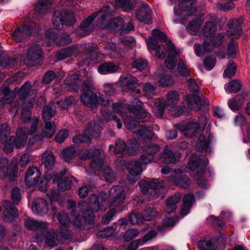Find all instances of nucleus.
Masks as SVG:
<instances>
[{"instance_id":"f257e3e1","label":"nucleus","mask_w":250,"mask_h":250,"mask_svg":"<svg viewBox=\"0 0 250 250\" xmlns=\"http://www.w3.org/2000/svg\"><path fill=\"white\" fill-rule=\"evenodd\" d=\"M124 124L133 133V146H137L142 148L144 154L139 161H131L127 162V169L129 171L128 180L130 183H135L139 178L143 171L142 164H147L152 161L154 155L159 151V147L155 144L150 143L153 137V132L149 128L145 127L144 123H140L127 115L124 118Z\"/></svg>"},{"instance_id":"f03ea898","label":"nucleus","mask_w":250,"mask_h":250,"mask_svg":"<svg viewBox=\"0 0 250 250\" xmlns=\"http://www.w3.org/2000/svg\"><path fill=\"white\" fill-rule=\"evenodd\" d=\"M99 15L98 24L102 28H105L109 31H115L121 30V34L128 33L133 30L134 26L131 22H128L126 25L124 24L122 18H116L111 19V14L108 6L103 8L101 11L97 12L89 16L83 22L78 29L79 35L81 36L89 35L94 28L93 21L94 19Z\"/></svg>"},{"instance_id":"7ed1b4c3","label":"nucleus","mask_w":250,"mask_h":250,"mask_svg":"<svg viewBox=\"0 0 250 250\" xmlns=\"http://www.w3.org/2000/svg\"><path fill=\"white\" fill-rule=\"evenodd\" d=\"M107 202L104 199L103 194L102 195H91L89 203H86L84 201L80 202L76 209H79L83 214V217L76 215L73 209V215L74 218L73 220L74 225L77 227H82L83 221L88 222L89 224H93L94 222V213L95 211H99V209L105 210L106 208Z\"/></svg>"},{"instance_id":"20e7f679","label":"nucleus","mask_w":250,"mask_h":250,"mask_svg":"<svg viewBox=\"0 0 250 250\" xmlns=\"http://www.w3.org/2000/svg\"><path fill=\"white\" fill-rule=\"evenodd\" d=\"M25 226L30 230H36L35 240L39 245L44 243L50 247H55L58 244V236L52 229H48V223L40 222L36 220L28 218L25 220Z\"/></svg>"},{"instance_id":"39448f33","label":"nucleus","mask_w":250,"mask_h":250,"mask_svg":"<svg viewBox=\"0 0 250 250\" xmlns=\"http://www.w3.org/2000/svg\"><path fill=\"white\" fill-rule=\"evenodd\" d=\"M215 31L216 28L213 22H207L202 30L204 36L206 37L203 46L197 43L194 45V50L197 56H202L206 52L210 51L215 45L220 43V40L224 37V35L219 33L215 39H212Z\"/></svg>"},{"instance_id":"423d86ee","label":"nucleus","mask_w":250,"mask_h":250,"mask_svg":"<svg viewBox=\"0 0 250 250\" xmlns=\"http://www.w3.org/2000/svg\"><path fill=\"white\" fill-rule=\"evenodd\" d=\"M75 0H61L59 3V9L55 10L52 15V22L54 26L61 29L63 25L70 26L76 22L74 14L65 10V7L74 5Z\"/></svg>"},{"instance_id":"0eeeda50","label":"nucleus","mask_w":250,"mask_h":250,"mask_svg":"<svg viewBox=\"0 0 250 250\" xmlns=\"http://www.w3.org/2000/svg\"><path fill=\"white\" fill-rule=\"evenodd\" d=\"M20 99L22 100V110L21 113V119L24 123L29 122L31 119V109L33 106V101L36 97L37 92L31 89L29 82H25L20 89H15Z\"/></svg>"},{"instance_id":"6e6552de","label":"nucleus","mask_w":250,"mask_h":250,"mask_svg":"<svg viewBox=\"0 0 250 250\" xmlns=\"http://www.w3.org/2000/svg\"><path fill=\"white\" fill-rule=\"evenodd\" d=\"M83 94L81 96L83 103L91 107H95L98 104L103 106H108L112 104L109 99L104 98L103 95L99 94V96L94 92L95 87L93 85L92 80L85 81L82 85Z\"/></svg>"},{"instance_id":"1a4fd4ad","label":"nucleus","mask_w":250,"mask_h":250,"mask_svg":"<svg viewBox=\"0 0 250 250\" xmlns=\"http://www.w3.org/2000/svg\"><path fill=\"white\" fill-rule=\"evenodd\" d=\"M180 101V95L177 91H170L167 94V101L165 104L162 103L161 101H155L152 108L153 113L158 117H162L164 113L165 108L167 107L173 116H180L183 113V110L176 107V104Z\"/></svg>"},{"instance_id":"9d476101","label":"nucleus","mask_w":250,"mask_h":250,"mask_svg":"<svg viewBox=\"0 0 250 250\" xmlns=\"http://www.w3.org/2000/svg\"><path fill=\"white\" fill-rule=\"evenodd\" d=\"M168 56L165 60V64L169 69L175 68L176 63L178 62L177 70L182 76H188V65L181 59L178 58L179 52L177 51L173 43L168 42L167 44Z\"/></svg>"},{"instance_id":"9b49d317","label":"nucleus","mask_w":250,"mask_h":250,"mask_svg":"<svg viewBox=\"0 0 250 250\" xmlns=\"http://www.w3.org/2000/svg\"><path fill=\"white\" fill-rule=\"evenodd\" d=\"M143 103L138 99H134L132 102V105L125 104H112L114 111L119 113L121 115L131 114L136 117L145 118L148 114L146 109L142 107Z\"/></svg>"},{"instance_id":"f8f14e48","label":"nucleus","mask_w":250,"mask_h":250,"mask_svg":"<svg viewBox=\"0 0 250 250\" xmlns=\"http://www.w3.org/2000/svg\"><path fill=\"white\" fill-rule=\"evenodd\" d=\"M208 161H202L200 156L197 154H192L188 164L189 167L192 170H196L195 178L197 180V183L202 188H206L208 186L207 180L202 177L203 173L206 170Z\"/></svg>"},{"instance_id":"ddd939ff","label":"nucleus","mask_w":250,"mask_h":250,"mask_svg":"<svg viewBox=\"0 0 250 250\" xmlns=\"http://www.w3.org/2000/svg\"><path fill=\"white\" fill-rule=\"evenodd\" d=\"M102 121L100 119H96L95 122L90 123L84 131V134H80L73 138L75 144L81 142H89L92 138L99 137L102 128Z\"/></svg>"},{"instance_id":"4468645a","label":"nucleus","mask_w":250,"mask_h":250,"mask_svg":"<svg viewBox=\"0 0 250 250\" xmlns=\"http://www.w3.org/2000/svg\"><path fill=\"white\" fill-rule=\"evenodd\" d=\"M28 139L27 131L25 128H20L17 131L16 137H11L4 145L3 151L9 153L12 151L14 147L21 148L24 147Z\"/></svg>"},{"instance_id":"2eb2a0df","label":"nucleus","mask_w":250,"mask_h":250,"mask_svg":"<svg viewBox=\"0 0 250 250\" xmlns=\"http://www.w3.org/2000/svg\"><path fill=\"white\" fill-rule=\"evenodd\" d=\"M181 2L179 4V9L177 10L174 8L175 21H183L187 16L193 14L196 4L195 0H178Z\"/></svg>"},{"instance_id":"dca6fc26","label":"nucleus","mask_w":250,"mask_h":250,"mask_svg":"<svg viewBox=\"0 0 250 250\" xmlns=\"http://www.w3.org/2000/svg\"><path fill=\"white\" fill-rule=\"evenodd\" d=\"M42 55V49L39 44H33L29 46L27 53L21 56L22 60L27 65H35Z\"/></svg>"},{"instance_id":"f3484780","label":"nucleus","mask_w":250,"mask_h":250,"mask_svg":"<svg viewBox=\"0 0 250 250\" xmlns=\"http://www.w3.org/2000/svg\"><path fill=\"white\" fill-rule=\"evenodd\" d=\"M139 185L143 193H147L150 188V194L154 193L153 198H155V197H159L161 190L164 187V183L163 180H142L139 182Z\"/></svg>"},{"instance_id":"a211bd4d","label":"nucleus","mask_w":250,"mask_h":250,"mask_svg":"<svg viewBox=\"0 0 250 250\" xmlns=\"http://www.w3.org/2000/svg\"><path fill=\"white\" fill-rule=\"evenodd\" d=\"M207 122V118L205 115H201L199 119L198 122H189L187 124H179L177 127L183 132V134L188 137H190L198 129H202L205 126Z\"/></svg>"},{"instance_id":"6ab92c4d","label":"nucleus","mask_w":250,"mask_h":250,"mask_svg":"<svg viewBox=\"0 0 250 250\" xmlns=\"http://www.w3.org/2000/svg\"><path fill=\"white\" fill-rule=\"evenodd\" d=\"M18 170V159H13L10 165L7 158L2 157L0 159V177L5 178L7 175L13 179Z\"/></svg>"},{"instance_id":"aec40b11","label":"nucleus","mask_w":250,"mask_h":250,"mask_svg":"<svg viewBox=\"0 0 250 250\" xmlns=\"http://www.w3.org/2000/svg\"><path fill=\"white\" fill-rule=\"evenodd\" d=\"M100 150L98 148H90L83 152L80 156L81 160H86L93 156L94 157L90 164V167L96 170H100L103 166V160L99 158Z\"/></svg>"},{"instance_id":"412c9836","label":"nucleus","mask_w":250,"mask_h":250,"mask_svg":"<svg viewBox=\"0 0 250 250\" xmlns=\"http://www.w3.org/2000/svg\"><path fill=\"white\" fill-rule=\"evenodd\" d=\"M188 87L191 91H193L194 93L192 95H188L185 99L188 106L190 109H195L200 105V98L196 94V92L199 89V86L194 79L190 78L188 81Z\"/></svg>"},{"instance_id":"4be33fe9","label":"nucleus","mask_w":250,"mask_h":250,"mask_svg":"<svg viewBox=\"0 0 250 250\" xmlns=\"http://www.w3.org/2000/svg\"><path fill=\"white\" fill-rule=\"evenodd\" d=\"M56 132V126L55 123L49 122L48 120L44 121V128L43 129L41 134H36L29 140V144L32 145L37 141H42L44 137L50 138Z\"/></svg>"},{"instance_id":"5701e85b","label":"nucleus","mask_w":250,"mask_h":250,"mask_svg":"<svg viewBox=\"0 0 250 250\" xmlns=\"http://www.w3.org/2000/svg\"><path fill=\"white\" fill-rule=\"evenodd\" d=\"M125 188L122 186L112 187L110 190L111 205L119 206L123 203L125 197Z\"/></svg>"},{"instance_id":"b1692460","label":"nucleus","mask_w":250,"mask_h":250,"mask_svg":"<svg viewBox=\"0 0 250 250\" xmlns=\"http://www.w3.org/2000/svg\"><path fill=\"white\" fill-rule=\"evenodd\" d=\"M41 172L37 167H29L25 173L24 180L27 187H34L37 184Z\"/></svg>"},{"instance_id":"393cba45","label":"nucleus","mask_w":250,"mask_h":250,"mask_svg":"<svg viewBox=\"0 0 250 250\" xmlns=\"http://www.w3.org/2000/svg\"><path fill=\"white\" fill-rule=\"evenodd\" d=\"M32 32L31 28L27 25H21L17 27L12 33V37L16 42H24L28 39Z\"/></svg>"},{"instance_id":"a878e982","label":"nucleus","mask_w":250,"mask_h":250,"mask_svg":"<svg viewBox=\"0 0 250 250\" xmlns=\"http://www.w3.org/2000/svg\"><path fill=\"white\" fill-rule=\"evenodd\" d=\"M169 180L174 183L176 186L183 188H188L191 184V180L183 172L179 171H175L173 175L170 176Z\"/></svg>"},{"instance_id":"bb28decb","label":"nucleus","mask_w":250,"mask_h":250,"mask_svg":"<svg viewBox=\"0 0 250 250\" xmlns=\"http://www.w3.org/2000/svg\"><path fill=\"white\" fill-rule=\"evenodd\" d=\"M147 48L149 51L156 50V55L158 58L163 59L167 54V50L163 45H159L158 41L150 37L146 40Z\"/></svg>"},{"instance_id":"cd10ccee","label":"nucleus","mask_w":250,"mask_h":250,"mask_svg":"<svg viewBox=\"0 0 250 250\" xmlns=\"http://www.w3.org/2000/svg\"><path fill=\"white\" fill-rule=\"evenodd\" d=\"M151 10L146 3H142L136 12V18L139 21L149 22L151 19Z\"/></svg>"},{"instance_id":"c85d7f7f","label":"nucleus","mask_w":250,"mask_h":250,"mask_svg":"<svg viewBox=\"0 0 250 250\" xmlns=\"http://www.w3.org/2000/svg\"><path fill=\"white\" fill-rule=\"evenodd\" d=\"M48 209V205L45 199L38 198L34 201L32 206V210L33 212L40 215H44L47 213Z\"/></svg>"},{"instance_id":"c756f323","label":"nucleus","mask_w":250,"mask_h":250,"mask_svg":"<svg viewBox=\"0 0 250 250\" xmlns=\"http://www.w3.org/2000/svg\"><path fill=\"white\" fill-rule=\"evenodd\" d=\"M198 246L201 250H219L218 240L216 239L206 238L199 240Z\"/></svg>"},{"instance_id":"7c9ffc66","label":"nucleus","mask_w":250,"mask_h":250,"mask_svg":"<svg viewBox=\"0 0 250 250\" xmlns=\"http://www.w3.org/2000/svg\"><path fill=\"white\" fill-rule=\"evenodd\" d=\"M119 69V65L113 62L101 64L97 67V71L100 74H107L117 72Z\"/></svg>"},{"instance_id":"2f4dec72","label":"nucleus","mask_w":250,"mask_h":250,"mask_svg":"<svg viewBox=\"0 0 250 250\" xmlns=\"http://www.w3.org/2000/svg\"><path fill=\"white\" fill-rule=\"evenodd\" d=\"M194 201L193 194H187L185 195L183 198V205L180 211V213L182 216H186V215L189 213V210Z\"/></svg>"},{"instance_id":"473e14b6","label":"nucleus","mask_w":250,"mask_h":250,"mask_svg":"<svg viewBox=\"0 0 250 250\" xmlns=\"http://www.w3.org/2000/svg\"><path fill=\"white\" fill-rule=\"evenodd\" d=\"M120 82L123 86H126L130 89H133L134 84L137 83L138 81L135 77L129 74H123L120 78Z\"/></svg>"},{"instance_id":"72a5a7b5","label":"nucleus","mask_w":250,"mask_h":250,"mask_svg":"<svg viewBox=\"0 0 250 250\" xmlns=\"http://www.w3.org/2000/svg\"><path fill=\"white\" fill-rule=\"evenodd\" d=\"M64 83L67 86L68 90L76 91L79 88L80 76L78 74H72L66 78Z\"/></svg>"},{"instance_id":"f704fd0d","label":"nucleus","mask_w":250,"mask_h":250,"mask_svg":"<svg viewBox=\"0 0 250 250\" xmlns=\"http://www.w3.org/2000/svg\"><path fill=\"white\" fill-rule=\"evenodd\" d=\"M240 23V21L236 20V19L229 21L228 22V27L229 28L228 34L229 35H233L235 37H238L239 35H241L242 30Z\"/></svg>"},{"instance_id":"c9c22d12","label":"nucleus","mask_w":250,"mask_h":250,"mask_svg":"<svg viewBox=\"0 0 250 250\" xmlns=\"http://www.w3.org/2000/svg\"><path fill=\"white\" fill-rule=\"evenodd\" d=\"M15 96V93L10 91L8 87H5L0 90V104L2 105L9 104Z\"/></svg>"},{"instance_id":"e433bc0d","label":"nucleus","mask_w":250,"mask_h":250,"mask_svg":"<svg viewBox=\"0 0 250 250\" xmlns=\"http://www.w3.org/2000/svg\"><path fill=\"white\" fill-rule=\"evenodd\" d=\"M181 198V194H178V193L169 197L167 201L166 211L167 212H171V211L176 209L177 204L179 202Z\"/></svg>"},{"instance_id":"4c0bfd02","label":"nucleus","mask_w":250,"mask_h":250,"mask_svg":"<svg viewBox=\"0 0 250 250\" xmlns=\"http://www.w3.org/2000/svg\"><path fill=\"white\" fill-rule=\"evenodd\" d=\"M163 156L165 161L167 163H176L177 160H180L181 154L179 152L173 153L169 148L166 147L164 149Z\"/></svg>"},{"instance_id":"58836bf2","label":"nucleus","mask_w":250,"mask_h":250,"mask_svg":"<svg viewBox=\"0 0 250 250\" xmlns=\"http://www.w3.org/2000/svg\"><path fill=\"white\" fill-rule=\"evenodd\" d=\"M54 0H39L35 5V10L39 13H45L50 9Z\"/></svg>"},{"instance_id":"ea45409f","label":"nucleus","mask_w":250,"mask_h":250,"mask_svg":"<svg viewBox=\"0 0 250 250\" xmlns=\"http://www.w3.org/2000/svg\"><path fill=\"white\" fill-rule=\"evenodd\" d=\"M135 4L136 0H115V5L125 12L131 10Z\"/></svg>"},{"instance_id":"a19ab883","label":"nucleus","mask_w":250,"mask_h":250,"mask_svg":"<svg viewBox=\"0 0 250 250\" xmlns=\"http://www.w3.org/2000/svg\"><path fill=\"white\" fill-rule=\"evenodd\" d=\"M212 138L213 135L209 134L208 139L207 141L205 136H204V135H201V136L199 137L196 146L197 149L198 150H201V149H204L206 151H210L211 148H209V144Z\"/></svg>"},{"instance_id":"79ce46f5","label":"nucleus","mask_w":250,"mask_h":250,"mask_svg":"<svg viewBox=\"0 0 250 250\" xmlns=\"http://www.w3.org/2000/svg\"><path fill=\"white\" fill-rule=\"evenodd\" d=\"M42 162L47 169H51L55 163V157L51 152H45L42 155Z\"/></svg>"},{"instance_id":"37998d69","label":"nucleus","mask_w":250,"mask_h":250,"mask_svg":"<svg viewBox=\"0 0 250 250\" xmlns=\"http://www.w3.org/2000/svg\"><path fill=\"white\" fill-rule=\"evenodd\" d=\"M204 20L201 18H197L194 21L189 22L187 28V30L192 35H194L200 29L201 25L203 23Z\"/></svg>"},{"instance_id":"c03bdc74","label":"nucleus","mask_w":250,"mask_h":250,"mask_svg":"<svg viewBox=\"0 0 250 250\" xmlns=\"http://www.w3.org/2000/svg\"><path fill=\"white\" fill-rule=\"evenodd\" d=\"M60 177L56 175L53 179V183H56L58 181V187L59 189L61 190H66V189H70L71 187V182L70 180L67 179H61L60 180Z\"/></svg>"},{"instance_id":"a18cd8bd","label":"nucleus","mask_w":250,"mask_h":250,"mask_svg":"<svg viewBox=\"0 0 250 250\" xmlns=\"http://www.w3.org/2000/svg\"><path fill=\"white\" fill-rule=\"evenodd\" d=\"M56 106L53 103L44 106L42 111V117L44 121L52 118L55 114Z\"/></svg>"},{"instance_id":"49530a36","label":"nucleus","mask_w":250,"mask_h":250,"mask_svg":"<svg viewBox=\"0 0 250 250\" xmlns=\"http://www.w3.org/2000/svg\"><path fill=\"white\" fill-rule=\"evenodd\" d=\"M244 98L242 96H236L232 100H229L228 102V106L232 110H237L239 109L242 105Z\"/></svg>"},{"instance_id":"de8ad7c7","label":"nucleus","mask_w":250,"mask_h":250,"mask_svg":"<svg viewBox=\"0 0 250 250\" xmlns=\"http://www.w3.org/2000/svg\"><path fill=\"white\" fill-rule=\"evenodd\" d=\"M77 50L76 47H69L58 51L56 56L58 60H62L67 57L71 56Z\"/></svg>"},{"instance_id":"09e8293b","label":"nucleus","mask_w":250,"mask_h":250,"mask_svg":"<svg viewBox=\"0 0 250 250\" xmlns=\"http://www.w3.org/2000/svg\"><path fill=\"white\" fill-rule=\"evenodd\" d=\"M62 155L65 161L69 162L76 155V150L74 147H67L62 150Z\"/></svg>"},{"instance_id":"8fccbe9b","label":"nucleus","mask_w":250,"mask_h":250,"mask_svg":"<svg viewBox=\"0 0 250 250\" xmlns=\"http://www.w3.org/2000/svg\"><path fill=\"white\" fill-rule=\"evenodd\" d=\"M104 48L110 58H118V57H119V54L116 48V45L112 42L105 43Z\"/></svg>"},{"instance_id":"3c124183","label":"nucleus","mask_w":250,"mask_h":250,"mask_svg":"<svg viewBox=\"0 0 250 250\" xmlns=\"http://www.w3.org/2000/svg\"><path fill=\"white\" fill-rule=\"evenodd\" d=\"M10 128L8 124H3L0 126V143H4L9 137Z\"/></svg>"},{"instance_id":"603ef678","label":"nucleus","mask_w":250,"mask_h":250,"mask_svg":"<svg viewBox=\"0 0 250 250\" xmlns=\"http://www.w3.org/2000/svg\"><path fill=\"white\" fill-rule=\"evenodd\" d=\"M2 206L7 210L8 213L12 216L16 217L19 215V211L16 207L12 205L10 201H3Z\"/></svg>"},{"instance_id":"864d4df0","label":"nucleus","mask_w":250,"mask_h":250,"mask_svg":"<svg viewBox=\"0 0 250 250\" xmlns=\"http://www.w3.org/2000/svg\"><path fill=\"white\" fill-rule=\"evenodd\" d=\"M241 84L239 81L233 80L229 82L228 86L225 87V89L227 92L229 93H235L241 89Z\"/></svg>"},{"instance_id":"5fc2aeb1","label":"nucleus","mask_w":250,"mask_h":250,"mask_svg":"<svg viewBox=\"0 0 250 250\" xmlns=\"http://www.w3.org/2000/svg\"><path fill=\"white\" fill-rule=\"evenodd\" d=\"M236 67L234 62L229 61L227 68L224 71V77H233L236 72Z\"/></svg>"},{"instance_id":"6e6d98bb","label":"nucleus","mask_w":250,"mask_h":250,"mask_svg":"<svg viewBox=\"0 0 250 250\" xmlns=\"http://www.w3.org/2000/svg\"><path fill=\"white\" fill-rule=\"evenodd\" d=\"M158 81L160 84L163 86H168L173 83V80L171 77L167 74H161L158 77Z\"/></svg>"},{"instance_id":"4d7b16f0","label":"nucleus","mask_w":250,"mask_h":250,"mask_svg":"<svg viewBox=\"0 0 250 250\" xmlns=\"http://www.w3.org/2000/svg\"><path fill=\"white\" fill-rule=\"evenodd\" d=\"M157 214V211L156 209H154V208H151V207H148V208L144 211V214L142 215L143 221V220H152V219L156 216Z\"/></svg>"},{"instance_id":"13d9d810","label":"nucleus","mask_w":250,"mask_h":250,"mask_svg":"<svg viewBox=\"0 0 250 250\" xmlns=\"http://www.w3.org/2000/svg\"><path fill=\"white\" fill-rule=\"evenodd\" d=\"M102 173L104 179L107 182H113L115 179V175L114 172L110 167H104L102 170Z\"/></svg>"},{"instance_id":"bf43d9fd","label":"nucleus","mask_w":250,"mask_h":250,"mask_svg":"<svg viewBox=\"0 0 250 250\" xmlns=\"http://www.w3.org/2000/svg\"><path fill=\"white\" fill-rule=\"evenodd\" d=\"M58 219L62 227H68L70 221L68 214L62 211L58 214Z\"/></svg>"},{"instance_id":"052dcab7","label":"nucleus","mask_w":250,"mask_h":250,"mask_svg":"<svg viewBox=\"0 0 250 250\" xmlns=\"http://www.w3.org/2000/svg\"><path fill=\"white\" fill-rule=\"evenodd\" d=\"M152 38H153L155 40H160V41H167V35L165 34L164 32H161V31L159 30V29H153L152 31Z\"/></svg>"},{"instance_id":"680f3d73","label":"nucleus","mask_w":250,"mask_h":250,"mask_svg":"<svg viewBox=\"0 0 250 250\" xmlns=\"http://www.w3.org/2000/svg\"><path fill=\"white\" fill-rule=\"evenodd\" d=\"M155 87L150 83H147L144 85L143 91L146 97L150 98L155 94Z\"/></svg>"},{"instance_id":"e2e57ef3","label":"nucleus","mask_w":250,"mask_h":250,"mask_svg":"<svg viewBox=\"0 0 250 250\" xmlns=\"http://www.w3.org/2000/svg\"><path fill=\"white\" fill-rule=\"evenodd\" d=\"M51 178L50 174L46 172L43 176L42 180L41 181V183L39 185V189L42 191L43 192H46L47 190V183L50 179Z\"/></svg>"},{"instance_id":"0e129e2a","label":"nucleus","mask_w":250,"mask_h":250,"mask_svg":"<svg viewBox=\"0 0 250 250\" xmlns=\"http://www.w3.org/2000/svg\"><path fill=\"white\" fill-rule=\"evenodd\" d=\"M126 147L125 143L123 140H118L115 145L114 151L115 153H121L124 151Z\"/></svg>"},{"instance_id":"69168bd1","label":"nucleus","mask_w":250,"mask_h":250,"mask_svg":"<svg viewBox=\"0 0 250 250\" xmlns=\"http://www.w3.org/2000/svg\"><path fill=\"white\" fill-rule=\"evenodd\" d=\"M139 234V232L134 229L127 230L124 235V238L126 241H130L131 239H133L134 237L137 236Z\"/></svg>"},{"instance_id":"338daca9","label":"nucleus","mask_w":250,"mask_h":250,"mask_svg":"<svg viewBox=\"0 0 250 250\" xmlns=\"http://www.w3.org/2000/svg\"><path fill=\"white\" fill-rule=\"evenodd\" d=\"M72 39L70 37L69 35L63 34L56 42V44L58 45H66V44L70 43Z\"/></svg>"},{"instance_id":"774afa93","label":"nucleus","mask_w":250,"mask_h":250,"mask_svg":"<svg viewBox=\"0 0 250 250\" xmlns=\"http://www.w3.org/2000/svg\"><path fill=\"white\" fill-rule=\"evenodd\" d=\"M129 220L133 224H140L143 222V216H140L138 213H132L129 217Z\"/></svg>"}]
</instances>
